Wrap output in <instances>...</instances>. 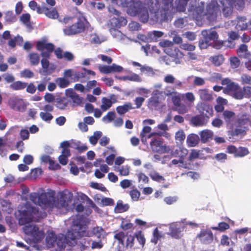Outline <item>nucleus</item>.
Listing matches in <instances>:
<instances>
[{"mask_svg": "<svg viewBox=\"0 0 251 251\" xmlns=\"http://www.w3.org/2000/svg\"><path fill=\"white\" fill-rule=\"evenodd\" d=\"M223 116L226 122L229 124L234 119L235 113L231 111L225 110L223 111Z\"/></svg>", "mask_w": 251, "mask_h": 251, "instance_id": "37998d69", "label": "nucleus"}, {"mask_svg": "<svg viewBox=\"0 0 251 251\" xmlns=\"http://www.w3.org/2000/svg\"><path fill=\"white\" fill-rule=\"evenodd\" d=\"M235 126L236 128L231 133L232 136L245 133L251 126V115L246 113L238 115Z\"/></svg>", "mask_w": 251, "mask_h": 251, "instance_id": "6e6552de", "label": "nucleus"}, {"mask_svg": "<svg viewBox=\"0 0 251 251\" xmlns=\"http://www.w3.org/2000/svg\"><path fill=\"white\" fill-rule=\"evenodd\" d=\"M221 84L225 86L223 88V92L226 94H233L238 88V84L226 78L222 80Z\"/></svg>", "mask_w": 251, "mask_h": 251, "instance_id": "aec40b11", "label": "nucleus"}, {"mask_svg": "<svg viewBox=\"0 0 251 251\" xmlns=\"http://www.w3.org/2000/svg\"><path fill=\"white\" fill-rule=\"evenodd\" d=\"M132 109H134V107L132 106V104L130 102H128L124 104L123 105L117 106L116 110L118 114L122 115Z\"/></svg>", "mask_w": 251, "mask_h": 251, "instance_id": "2f4dec72", "label": "nucleus"}, {"mask_svg": "<svg viewBox=\"0 0 251 251\" xmlns=\"http://www.w3.org/2000/svg\"><path fill=\"white\" fill-rule=\"evenodd\" d=\"M198 93L202 101H210L213 99L212 92L207 89H199Z\"/></svg>", "mask_w": 251, "mask_h": 251, "instance_id": "a878e982", "label": "nucleus"}, {"mask_svg": "<svg viewBox=\"0 0 251 251\" xmlns=\"http://www.w3.org/2000/svg\"><path fill=\"white\" fill-rule=\"evenodd\" d=\"M28 6L32 10H36L38 14H44L50 19H56L59 17V14L56 8L47 7L45 3L40 6L38 5L35 1L32 0L29 1Z\"/></svg>", "mask_w": 251, "mask_h": 251, "instance_id": "1a4fd4ad", "label": "nucleus"}, {"mask_svg": "<svg viewBox=\"0 0 251 251\" xmlns=\"http://www.w3.org/2000/svg\"><path fill=\"white\" fill-rule=\"evenodd\" d=\"M159 45L163 48H165V51L174 59L173 61L176 64H180L181 59L183 57L184 54L177 48L173 46V43L169 40L161 41Z\"/></svg>", "mask_w": 251, "mask_h": 251, "instance_id": "9d476101", "label": "nucleus"}, {"mask_svg": "<svg viewBox=\"0 0 251 251\" xmlns=\"http://www.w3.org/2000/svg\"><path fill=\"white\" fill-rule=\"evenodd\" d=\"M59 200L62 204H69L73 199V194L67 189L58 192Z\"/></svg>", "mask_w": 251, "mask_h": 251, "instance_id": "4be33fe9", "label": "nucleus"}, {"mask_svg": "<svg viewBox=\"0 0 251 251\" xmlns=\"http://www.w3.org/2000/svg\"><path fill=\"white\" fill-rule=\"evenodd\" d=\"M201 241L204 244H208L213 240V234L210 230H202L198 235Z\"/></svg>", "mask_w": 251, "mask_h": 251, "instance_id": "b1692460", "label": "nucleus"}, {"mask_svg": "<svg viewBox=\"0 0 251 251\" xmlns=\"http://www.w3.org/2000/svg\"><path fill=\"white\" fill-rule=\"evenodd\" d=\"M188 11L196 20H201L204 17L205 2L200 0H196L195 4L190 6Z\"/></svg>", "mask_w": 251, "mask_h": 251, "instance_id": "9b49d317", "label": "nucleus"}, {"mask_svg": "<svg viewBox=\"0 0 251 251\" xmlns=\"http://www.w3.org/2000/svg\"><path fill=\"white\" fill-rule=\"evenodd\" d=\"M220 12V6L216 0H211L207 4L205 10L204 16L206 17L207 19L210 22L215 21L218 15V13Z\"/></svg>", "mask_w": 251, "mask_h": 251, "instance_id": "f8f14e48", "label": "nucleus"}, {"mask_svg": "<svg viewBox=\"0 0 251 251\" xmlns=\"http://www.w3.org/2000/svg\"><path fill=\"white\" fill-rule=\"evenodd\" d=\"M229 228V224L225 222H221L219 223L218 226H213L211 227L213 230H219L220 231H224Z\"/></svg>", "mask_w": 251, "mask_h": 251, "instance_id": "864d4df0", "label": "nucleus"}, {"mask_svg": "<svg viewBox=\"0 0 251 251\" xmlns=\"http://www.w3.org/2000/svg\"><path fill=\"white\" fill-rule=\"evenodd\" d=\"M40 116L42 120L45 122H50L53 118L51 114L48 112H41Z\"/></svg>", "mask_w": 251, "mask_h": 251, "instance_id": "13d9d810", "label": "nucleus"}, {"mask_svg": "<svg viewBox=\"0 0 251 251\" xmlns=\"http://www.w3.org/2000/svg\"><path fill=\"white\" fill-rule=\"evenodd\" d=\"M26 86L27 83L21 81H17L10 84V87L13 90L17 91L24 89Z\"/></svg>", "mask_w": 251, "mask_h": 251, "instance_id": "e433bc0d", "label": "nucleus"}, {"mask_svg": "<svg viewBox=\"0 0 251 251\" xmlns=\"http://www.w3.org/2000/svg\"><path fill=\"white\" fill-rule=\"evenodd\" d=\"M240 78L242 84L251 85V76L249 75L244 74L241 76Z\"/></svg>", "mask_w": 251, "mask_h": 251, "instance_id": "0e129e2a", "label": "nucleus"}, {"mask_svg": "<svg viewBox=\"0 0 251 251\" xmlns=\"http://www.w3.org/2000/svg\"><path fill=\"white\" fill-rule=\"evenodd\" d=\"M115 239H117L122 245H125V240H126V248H131L133 246L134 237L128 235L123 232H119L114 235Z\"/></svg>", "mask_w": 251, "mask_h": 251, "instance_id": "f3484780", "label": "nucleus"}, {"mask_svg": "<svg viewBox=\"0 0 251 251\" xmlns=\"http://www.w3.org/2000/svg\"><path fill=\"white\" fill-rule=\"evenodd\" d=\"M249 153V151L247 148L240 147L237 148V151L235 154V157H242Z\"/></svg>", "mask_w": 251, "mask_h": 251, "instance_id": "09e8293b", "label": "nucleus"}, {"mask_svg": "<svg viewBox=\"0 0 251 251\" xmlns=\"http://www.w3.org/2000/svg\"><path fill=\"white\" fill-rule=\"evenodd\" d=\"M87 216L85 214H78L72 217L73 230L68 233L69 237L72 239H79L82 237H90L93 235L99 238L104 237L106 233L101 227H95L92 231L87 230V224L90 222V220Z\"/></svg>", "mask_w": 251, "mask_h": 251, "instance_id": "7ed1b4c3", "label": "nucleus"}, {"mask_svg": "<svg viewBox=\"0 0 251 251\" xmlns=\"http://www.w3.org/2000/svg\"><path fill=\"white\" fill-rule=\"evenodd\" d=\"M149 176L151 179L155 181L160 182L165 180L164 177L156 172L150 173Z\"/></svg>", "mask_w": 251, "mask_h": 251, "instance_id": "5fc2aeb1", "label": "nucleus"}, {"mask_svg": "<svg viewBox=\"0 0 251 251\" xmlns=\"http://www.w3.org/2000/svg\"><path fill=\"white\" fill-rule=\"evenodd\" d=\"M58 86L61 88H64L68 87L70 84L69 80L65 77H58L56 80Z\"/></svg>", "mask_w": 251, "mask_h": 251, "instance_id": "49530a36", "label": "nucleus"}, {"mask_svg": "<svg viewBox=\"0 0 251 251\" xmlns=\"http://www.w3.org/2000/svg\"><path fill=\"white\" fill-rule=\"evenodd\" d=\"M163 96L165 97L166 96L172 97L174 95H176L177 92L174 87L167 86L165 87V91H163Z\"/></svg>", "mask_w": 251, "mask_h": 251, "instance_id": "a18cd8bd", "label": "nucleus"}, {"mask_svg": "<svg viewBox=\"0 0 251 251\" xmlns=\"http://www.w3.org/2000/svg\"><path fill=\"white\" fill-rule=\"evenodd\" d=\"M186 141L189 146L195 147L199 143V137L196 134H191L188 136Z\"/></svg>", "mask_w": 251, "mask_h": 251, "instance_id": "f704fd0d", "label": "nucleus"}, {"mask_svg": "<svg viewBox=\"0 0 251 251\" xmlns=\"http://www.w3.org/2000/svg\"><path fill=\"white\" fill-rule=\"evenodd\" d=\"M165 100L162 91L155 90L153 91L151 97L148 100V106L151 108H156L158 107L163 101Z\"/></svg>", "mask_w": 251, "mask_h": 251, "instance_id": "4468645a", "label": "nucleus"}, {"mask_svg": "<svg viewBox=\"0 0 251 251\" xmlns=\"http://www.w3.org/2000/svg\"><path fill=\"white\" fill-rule=\"evenodd\" d=\"M73 230V225H72L71 228L69 230L66 236L63 234H59L57 235V238L55 241V245L60 249L65 248L66 245L68 244L69 246H73L75 244V240L76 239H71L68 237V233Z\"/></svg>", "mask_w": 251, "mask_h": 251, "instance_id": "2eb2a0df", "label": "nucleus"}, {"mask_svg": "<svg viewBox=\"0 0 251 251\" xmlns=\"http://www.w3.org/2000/svg\"><path fill=\"white\" fill-rule=\"evenodd\" d=\"M23 42V38L22 36L17 35L13 38L10 39L8 42V45L9 47L12 48H14L16 47V45H22Z\"/></svg>", "mask_w": 251, "mask_h": 251, "instance_id": "473e14b6", "label": "nucleus"}, {"mask_svg": "<svg viewBox=\"0 0 251 251\" xmlns=\"http://www.w3.org/2000/svg\"><path fill=\"white\" fill-rule=\"evenodd\" d=\"M203 38L199 41V46L201 49H206L211 46V40L207 36H202Z\"/></svg>", "mask_w": 251, "mask_h": 251, "instance_id": "4c0bfd02", "label": "nucleus"}, {"mask_svg": "<svg viewBox=\"0 0 251 251\" xmlns=\"http://www.w3.org/2000/svg\"><path fill=\"white\" fill-rule=\"evenodd\" d=\"M235 28L238 30H244L248 28V25L246 19L242 17L238 18Z\"/></svg>", "mask_w": 251, "mask_h": 251, "instance_id": "ea45409f", "label": "nucleus"}, {"mask_svg": "<svg viewBox=\"0 0 251 251\" xmlns=\"http://www.w3.org/2000/svg\"><path fill=\"white\" fill-rule=\"evenodd\" d=\"M10 205H0V218L5 213H11L12 212V209L9 207Z\"/></svg>", "mask_w": 251, "mask_h": 251, "instance_id": "bf43d9fd", "label": "nucleus"}, {"mask_svg": "<svg viewBox=\"0 0 251 251\" xmlns=\"http://www.w3.org/2000/svg\"><path fill=\"white\" fill-rule=\"evenodd\" d=\"M115 239H117L122 245H125V240H126V248H131L133 246L134 237L128 235L123 232H119L114 235Z\"/></svg>", "mask_w": 251, "mask_h": 251, "instance_id": "a211bd4d", "label": "nucleus"}, {"mask_svg": "<svg viewBox=\"0 0 251 251\" xmlns=\"http://www.w3.org/2000/svg\"><path fill=\"white\" fill-rule=\"evenodd\" d=\"M75 203L73 204H83L88 201V204H94L93 202L86 195L82 193H78L75 198Z\"/></svg>", "mask_w": 251, "mask_h": 251, "instance_id": "c85d7f7f", "label": "nucleus"}, {"mask_svg": "<svg viewBox=\"0 0 251 251\" xmlns=\"http://www.w3.org/2000/svg\"><path fill=\"white\" fill-rule=\"evenodd\" d=\"M128 208V205H116L114 210L116 213H122L127 211Z\"/></svg>", "mask_w": 251, "mask_h": 251, "instance_id": "774afa93", "label": "nucleus"}, {"mask_svg": "<svg viewBox=\"0 0 251 251\" xmlns=\"http://www.w3.org/2000/svg\"><path fill=\"white\" fill-rule=\"evenodd\" d=\"M30 62L32 65H37L40 62V56L37 53L31 52L28 55Z\"/></svg>", "mask_w": 251, "mask_h": 251, "instance_id": "79ce46f5", "label": "nucleus"}, {"mask_svg": "<svg viewBox=\"0 0 251 251\" xmlns=\"http://www.w3.org/2000/svg\"><path fill=\"white\" fill-rule=\"evenodd\" d=\"M240 60L236 56H232L230 58V65L232 69H236L240 65Z\"/></svg>", "mask_w": 251, "mask_h": 251, "instance_id": "603ef678", "label": "nucleus"}, {"mask_svg": "<svg viewBox=\"0 0 251 251\" xmlns=\"http://www.w3.org/2000/svg\"><path fill=\"white\" fill-rule=\"evenodd\" d=\"M209 121L208 116H204L199 114L192 117L190 120V124L194 126H205Z\"/></svg>", "mask_w": 251, "mask_h": 251, "instance_id": "412c9836", "label": "nucleus"}, {"mask_svg": "<svg viewBox=\"0 0 251 251\" xmlns=\"http://www.w3.org/2000/svg\"><path fill=\"white\" fill-rule=\"evenodd\" d=\"M159 0H144L132 1L127 9L131 16H138L140 22L146 23L149 21V12L155 20L164 21L174 8L173 0H162L159 8Z\"/></svg>", "mask_w": 251, "mask_h": 251, "instance_id": "f257e3e1", "label": "nucleus"}, {"mask_svg": "<svg viewBox=\"0 0 251 251\" xmlns=\"http://www.w3.org/2000/svg\"><path fill=\"white\" fill-rule=\"evenodd\" d=\"M67 96L70 98L74 103L79 105L82 102V98L80 97L73 89L66 90Z\"/></svg>", "mask_w": 251, "mask_h": 251, "instance_id": "bb28decb", "label": "nucleus"}, {"mask_svg": "<svg viewBox=\"0 0 251 251\" xmlns=\"http://www.w3.org/2000/svg\"><path fill=\"white\" fill-rule=\"evenodd\" d=\"M70 101L65 97L57 99L56 106L59 109H65L69 104Z\"/></svg>", "mask_w": 251, "mask_h": 251, "instance_id": "72a5a7b5", "label": "nucleus"}, {"mask_svg": "<svg viewBox=\"0 0 251 251\" xmlns=\"http://www.w3.org/2000/svg\"><path fill=\"white\" fill-rule=\"evenodd\" d=\"M188 153V151L184 147H179L178 149L171 151V155L180 159V163L184 164V158Z\"/></svg>", "mask_w": 251, "mask_h": 251, "instance_id": "5701e85b", "label": "nucleus"}, {"mask_svg": "<svg viewBox=\"0 0 251 251\" xmlns=\"http://www.w3.org/2000/svg\"><path fill=\"white\" fill-rule=\"evenodd\" d=\"M129 195L133 201H137L140 196V192L137 189H135L130 191Z\"/></svg>", "mask_w": 251, "mask_h": 251, "instance_id": "e2e57ef3", "label": "nucleus"}, {"mask_svg": "<svg viewBox=\"0 0 251 251\" xmlns=\"http://www.w3.org/2000/svg\"><path fill=\"white\" fill-rule=\"evenodd\" d=\"M22 199L26 201L25 204H55L56 192L49 189L47 192L44 191L41 193L33 192L29 194H23Z\"/></svg>", "mask_w": 251, "mask_h": 251, "instance_id": "39448f33", "label": "nucleus"}, {"mask_svg": "<svg viewBox=\"0 0 251 251\" xmlns=\"http://www.w3.org/2000/svg\"><path fill=\"white\" fill-rule=\"evenodd\" d=\"M213 132L208 129L202 130L200 133L201 139L202 143H206L212 139Z\"/></svg>", "mask_w": 251, "mask_h": 251, "instance_id": "7c9ffc66", "label": "nucleus"}, {"mask_svg": "<svg viewBox=\"0 0 251 251\" xmlns=\"http://www.w3.org/2000/svg\"><path fill=\"white\" fill-rule=\"evenodd\" d=\"M101 136L102 132L101 131H97L94 132L93 135L89 138V141L90 143L93 145H95L97 143L98 140Z\"/></svg>", "mask_w": 251, "mask_h": 251, "instance_id": "de8ad7c7", "label": "nucleus"}, {"mask_svg": "<svg viewBox=\"0 0 251 251\" xmlns=\"http://www.w3.org/2000/svg\"><path fill=\"white\" fill-rule=\"evenodd\" d=\"M237 52L240 57L251 60V53L249 51L247 45L241 44L237 50Z\"/></svg>", "mask_w": 251, "mask_h": 251, "instance_id": "393cba45", "label": "nucleus"}, {"mask_svg": "<svg viewBox=\"0 0 251 251\" xmlns=\"http://www.w3.org/2000/svg\"><path fill=\"white\" fill-rule=\"evenodd\" d=\"M22 77L30 78L34 76V73L29 69H24L20 73Z\"/></svg>", "mask_w": 251, "mask_h": 251, "instance_id": "680f3d73", "label": "nucleus"}, {"mask_svg": "<svg viewBox=\"0 0 251 251\" xmlns=\"http://www.w3.org/2000/svg\"><path fill=\"white\" fill-rule=\"evenodd\" d=\"M169 133H165L164 135L162 133L153 132L150 133L147 136L148 138H151V148L152 151L159 153H165L169 152L170 148L169 146L163 144V139L161 137L162 135L168 137Z\"/></svg>", "mask_w": 251, "mask_h": 251, "instance_id": "0eeeda50", "label": "nucleus"}, {"mask_svg": "<svg viewBox=\"0 0 251 251\" xmlns=\"http://www.w3.org/2000/svg\"><path fill=\"white\" fill-rule=\"evenodd\" d=\"M21 206V207L19 208V212L20 215L19 220L21 218L22 215L24 211H25L26 209V208L28 206L25 205H22ZM40 219H41L36 222H38ZM32 221L36 222L33 219L24 224H22L20 223H19V224L21 225H26L23 227L24 232L25 234L29 236L34 242H37L43 239L44 237V232L42 229L40 228L37 225L29 224ZM19 222H20V220H19Z\"/></svg>", "mask_w": 251, "mask_h": 251, "instance_id": "423d86ee", "label": "nucleus"}, {"mask_svg": "<svg viewBox=\"0 0 251 251\" xmlns=\"http://www.w3.org/2000/svg\"><path fill=\"white\" fill-rule=\"evenodd\" d=\"M57 236L52 230L47 231L46 241L48 247L50 248L55 246Z\"/></svg>", "mask_w": 251, "mask_h": 251, "instance_id": "cd10ccee", "label": "nucleus"}, {"mask_svg": "<svg viewBox=\"0 0 251 251\" xmlns=\"http://www.w3.org/2000/svg\"><path fill=\"white\" fill-rule=\"evenodd\" d=\"M28 206L26 210L24 211L20 223L24 224L31 220L37 221L47 216V210L51 209L57 214H65L70 205H25ZM78 212H82L84 215L88 216L91 213L89 207L84 208L83 205H72Z\"/></svg>", "mask_w": 251, "mask_h": 251, "instance_id": "f03ea898", "label": "nucleus"}, {"mask_svg": "<svg viewBox=\"0 0 251 251\" xmlns=\"http://www.w3.org/2000/svg\"><path fill=\"white\" fill-rule=\"evenodd\" d=\"M180 48L183 50H188L189 51H194L196 49V46L194 45L188 44V43H183L181 44L180 45Z\"/></svg>", "mask_w": 251, "mask_h": 251, "instance_id": "69168bd1", "label": "nucleus"}, {"mask_svg": "<svg viewBox=\"0 0 251 251\" xmlns=\"http://www.w3.org/2000/svg\"><path fill=\"white\" fill-rule=\"evenodd\" d=\"M151 130V128L150 126H145L143 127L142 131L140 133V137L141 141L145 145L148 144L146 135L147 134L150 133Z\"/></svg>", "mask_w": 251, "mask_h": 251, "instance_id": "a19ab883", "label": "nucleus"}, {"mask_svg": "<svg viewBox=\"0 0 251 251\" xmlns=\"http://www.w3.org/2000/svg\"><path fill=\"white\" fill-rule=\"evenodd\" d=\"M182 97L190 103H193L195 100V96L192 92H187L183 94Z\"/></svg>", "mask_w": 251, "mask_h": 251, "instance_id": "052dcab7", "label": "nucleus"}, {"mask_svg": "<svg viewBox=\"0 0 251 251\" xmlns=\"http://www.w3.org/2000/svg\"><path fill=\"white\" fill-rule=\"evenodd\" d=\"M60 22L65 26L63 32L67 36L82 33L90 25L86 18L80 12L75 14L74 17H65Z\"/></svg>", "mask_w": 251, "mask_h": 251, "instance_id": "20e7f679", "label": "nucleus"}, {"mask_svg": "<svg viewBox=\"0 0 251 251\" xmlns=\"http://www.w3.org/2000/svg\"><path fill=\"white\" fill-rule=\"evenodd\" d=\"M37 50L41 51V55L43 58H48L50 57V53L54 50V46L51 43H47L45 40L39 41L36 43Z\"/></svg>", "mask_w": 251, "mask_h": 251, "instance_id": "ddd939ff", "label": "nucleus"}, {"mask_svg": "<svg viewBox=\"0 0 251 251\" xmlns=\"http://www.w3.org/2000/svg\"><path fill=\"white\" fill-rule=\"evenodd\" d=\"M5 20L6 21L13 23L16 21V17L12 11H7L5 14Z\"/></svg>", "mask_w": 251, "mask_h": 251, "instance_id": "4d7b16f0", "label": "nucleus"}, {"mask_svg": "<svg viewBox=\"0 0 251 251\" xmlns=\"http://www.w3.org/2000/svg\"><path fill=\"white\" fill-rule=\"evenodd\" d=\"M164 234L162 232H159L158 228H156L153 232V237L151 239V242L154 244H156L158 240L162 238H164Z\"/></svg>", "mask_w": 251, "mask_h": 251, "instance_id": "c03bdc74", "label": "nucleus"}, {"mask_svg": "<svg viewBox=\"0 0 251 251\" xmlns=\"http://www.w3.org/2000/svg\"><path fill=\"white\" fill-rule=\"evenodd\" d=\"M214 157L217 161L221 163H224L227 159V156L226 154L221 152L216 154Z\"/></svg>", "mask_w": 251, "mask_h": 251, "instance_id": "338daca9", "label": "nucleus"}, {"mask_svg": "<svg viewBox=\"0 0 251 251\" xmlns=\"http://www.w3.org/2000/svg\"><path fill=\"white\" fill-rule=\"evenodd\" d=\"M196 109L200 114L204 116H208L209 119L210 117L213 115V109L212 106L204 102H199L197 104Z\"/></svg>", "mask_w": 251, "mask_h": 251, "instance_id": "6ab92c4d", "label": "nucleus"}, {"mask_svg": "<svg viewBox=\"0 0 251 251\" xmlns=\"http://www.w3.org/2000/svg\"><path fill=\"white\" fill-rule=\"evenodd\" d=\"M163 33L160 31L154 30L148 33V37L153 40H156L157 38L161 37Z\"/></svg>", "mask_w": 251, "mask_h": 251, "instance_id": "3c124183", "label": "nucleus"}, {"mask_svg": "<svg viewBox=\"0 0 251 251\" xmlns=\"http://www.w3.org/2000/svg\"><path fill=\"white\" fill-rule=\"evenodd\" d=\"M209 60L215 66H219L224 62L225 58L223 55L220 54L210 57Z\"/></svg>", "mask_w": 251, "mask_h": 251, "instance_id": "c9c22d12", "label": "nucleus"}, {"mask_svg": "<svg viewBox=\"0 0 251 251\" xmlns=\"http://www.w3.org/2000/svg\"><path fill=\"white\" fill-rule=\"evenodd\" d=\"M232 94L235 99L238 100L242 99L245 97V92L244 91V88H241L238 85V88H237L236 91H234Z\"/></svg>", "mask_w": 251, "mask_h": 251, "instance_id": "8fccbe9b", "label": "nucleus"}, {"mask_svg": "<svg viewBox=\"0 0 251 251\" xmlns=\"http://www.w3.org/2000/svg\"><path fill=\"white\" fill-rule=\"evenodd\" d=\"M201 35L202 36H207L211 41L218 40L219 38L218 33L216 31L209 29L202 30L201 31Z\"/></svg>", "mask_w": 251, "mask_h": 251, "instance_id": "c756f323", "label": "nucleus"}, {"mask_svg": "<svg viewBox=\"0 0 251 251\" xmlns=\"http://www.w3.org/2000/svg\"><path fill=\"white\" fill-rule=\"evenodd\" d=\"M182 223V222H176L170 224V233L168 234L174 238H180L183 236L184 228V226Z\"/></svg>", "mask_w": 251, "mask_h": 251, "instance_id": "dca6fc26", "label": "nucleus"}, {"mask_svg": "<svg viewBox=\"0 0 251 251\" xmlns=\"http://www.w3.org/2000/svg\"><path fill=\"white\" fill-rule=\"evenodd\" d=\"M189 0H176L177 9L180 11H184Z\"/></svg>", "mask_w": 251, "mask_h": 251, "instance_id": "6e6d98bb", "label": "nucleus"}, {"mask_svg": "<svg viewBox=\"0 0 251 251\" xmlns=\"http://www.w3.org/2000/svg\"><path fill=\"white\" fill-rule=\"evenodd\" d=\"M101 103L102 104L100 105V108L102 111H105L109 109L113 104V102L111 100L105 97L102 98Z\"/></svg>", "mask_w": 251, "mask_h": 251, "instance_id": "58836bf2", "label": "nucleus"}]
</instances>
